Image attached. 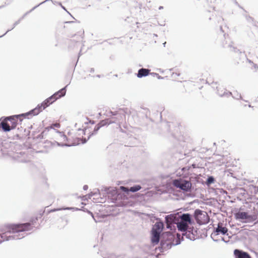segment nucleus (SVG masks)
<instances>
[{
  "instance_id": "33",
  "label": "nucleus",
  "mask_w": 258,
  "mask_h": 258,
  "mask_svg": "<svg viewBox=\"0 0 258 258\" xmlns=\"http://www.w3.org/2000/svg\"><path fill=\"white\" fill-rule=\"evenodd\" d=\"M175 219V216L172 215L171 214L167 215L165 217V220L167 222H174Z\"/></svg>"
},
{
  "instance_id": "64",
  "label": "nucleus",
  "mask_w": 258,
  "mask_h": 258,
  "mask_svg": "<svg viewBox=\"0 0 258 258\" xmlns=\"http://www.w3.org/2000/svg\"><path fill=\"white\" fill-rule=\"evenodd\" d=\"M163 9V6H160L159 7V10H162Z\"/></svg>"
},
{
  "instance_id": "61",
  "label": "nucleus",
  "mask_w": 258,
  "mask_h": 258,
  "mask_svg": "<svg viewBox=\"0 0 258 258\" xmlns=\"http://www.w3.org/2000/svg\"><path fill=\"white\" fill-rule=\"evenodd\" d=\"M166 228L167 229H169V228H170V226L169 224H166Z\"/></svg>"
},
{
  "instance_id": "21",
  "label": "nucleus",
  "mask_w": 258,
  "mask_h": 258,
  "mask_svg": "<svg viewBox=\"0 0 258 258\" xmlns=\"http://www.w3.org/2000/svg\"><path fill=\"white\" fill-rule=\"evenodd\" d=\"M114 117H112V119L110 118H106L105 119H103L100 120L97 124L100 126V128L106 125H109L110 124L115 123L116 121L115 120H113V119H114Z\"/></svg>"
},
{
  "instance_id": "42",
  "label": "nucleus",
  "mask_w": 258,
  "mask_h": 258,
  "mask_svg": "<svg viewBox=\"0 0 258 258\" xmlns=\"http://www.w3.org/2000/svg\"><path fill=\"white\" fill-rule=\"evenodd\" d=\"M60 210H62V208H54L53 209H51L49 211H48V213H51V212H56V211H60Z\"/></svg>"
},
{
  "instance_id": "20",
  "label": "nucleus",
  "mask_w": 258,
  "mask_h": 258,
  "mask_svg": "<svg viewBox=\"0 0 258 258\" xmlns=\"http://www.w3.org/2000/svg\"><path fill=\"white\" fill-rule=\"evenodd\" d=\"M150 70L148 69H145V68L140 69L138 71V73L137 74V77L138 78H142L143 77L148 76L150 74Z\"/></svg>"
},
{
  "instance_id": "55",
  "label": "nucleus",
  "mask_w": 258,
  "mask_h": 258,
  "mask_svg": "<svg viewBox=\"0 0 258 258\" xmlns=\"http://www.w3.org/2000/svg\"><path fill=\"white\" fill-rule=\"evenodd\" d=\"M61 8H62V9H63L64 10H65L66 11H67V13H68V14H69L70 15H71V14H70V13L68 11H67V10L66 8L64 6H63L62 5V6H61Z\"/></svg>"
},
{
  "instance_id": "59",
  "label": "nucleus",
  "mask_w": 258,
  "mask_h": 258,
  "mask_svg": "<svg viewBox=\"0 0 258 258\" xmlns=\"http://www.w3.org/2000/svg\"><path fill=\"white\" fill-rule=\"evenodd\" d=\"M54 3H56L57 4H58V5H59L60 7L62 6V4L60 2H54Z\"/></svg>"
},
{
  "instance_id": "35",
  "label": "nucleus",
  "mask_w": 258,
  "mask_h": 258,
  "mask_svg": "<svg viewBox=\"0 0 258 258\" xmlns=\"http://www.w3.org/2000/svg\"><path fill=\"white\" fill-rule=\"evenodd\" d=\"M21 22V19H19L18 21H16L14 24H13V27L11 28V29H8L6 32L3 35L0 36V38L3 37L4 36H5L8 32L11 31L12 30H13L17 25H18Z\"/></svg>"
},
{
  "instance_id": "41",
  "label": "nucleus",
  "mask_w": 258,
  "mask_h": 258,
  "mask_svg": "<svg viewBox=\"0 0 258 258\" xmlns=\"http://www.w3.org/2000/svg\"><path fill=\"white\" fill-rule=\"evenodd\" d=\"M86 119L88 120V121L85 122V124H88L89 123H90L91 124H94L96 123L95 121H94L93 120H91V119L87 117H86Z\"/></svg>"
},
{
  "instance_id": "24",
  "label": "nucleus",
  "mask_w": 258,
  "mask_h": 258,
  "mask_svg": "<svg viewBox=\"0 0 258 258\" xmlns=\"http://www.w3.org/2000/svg\"><path fill=\"white\" fill-rule=\"evenodd\" d=\"M245 212L238 211L234 213V217L237 220L243 223L245 218Z\"/></svg>"
},
{
  "instance_id": "17",
  "label": "nucleus",
  "mask_w": 258,
  "mask_h": 258,
  "mask_svg": "<svg viewBox=\"0 0 258 258\" xmlns=\"http://www.w3.org/2000/svg\"><path fill=\"white\" fill-rule=\"evenodd\" d=\"M101 191H104L103 196L105 195H108L109 196H112L115 194V191L113 187L110 186H102L100 190Z\"/></svg>"
},
{
  "instance_id": "6",
  "label": "nucleus",
  "mask_w": 258,
  "mask_h": 258,
  "mask_svg": "<svg viewBox=\"0 0 258 258\" xmlns=\"http://www.w3.org/2000/svg\"><path fill=\"white\" fill-rule=\"evenodd\" d=\"M56 100H54L53 96H50L46 99L44 101H43L41 103L38 104L35 108L29 111V113H30V116L32 117L33 116L37 115L39 113L42 112L49 105L52 104Z\"/></svg>"
},
{
  "instance_id": "54",
  "label": "nucleus",
  "mask_w": 258,
  "mask_h": 258,
  "mask_svg": "<svg viewBox=\"0 0 258 258\" xmlns=\"http://www.w3.org/2000/svg\"><path fill=\"white\" fill-rule=\"evenodd\" d=\"M83 188L84 190H87L88 189V186L87 185H84Z\"/></svg>"
},
{
  "instance_id": "57",
  "label": "nucleus",
  "mask_w": 258,
  "mask_h": 258,
  "mask_svg": "<svg viewBox=\"0 0 258 258\" xmlns=\"http://www.w3.org/2000/svg\"><path fill=\"white\" fill-rule=\"evenodd\" d=\"M94 71H95V70H94V68H91V69H90V73H94Z\"/></svg>"
},
{
  "instance_id": "11",
  "label": "nucleus",
  "mask_w": 258,
  "mask_h": 258,
  "mask_svg": "<svg viewBox=\"0 0 258 258\" xmlns=\"http://www.w3.org/2000/svg\"><path fill=\"white\" fill-rule=\"evenodd\" d=\"M183 240V237H181V239L179 238L176 240L175 243H171L169 241H161L160 242V245L159 246V249L160 252H164L165 251L170 249L172 246H175L180 244L181 242Z\"/></svg>"
},
{
  "instance_id": "2",
  "label": "nucleus",
  "mask_w": 258,
  "mask_h": 258,
  "mask_svg": "<svg viewBox=\"0 0 258 258\" xmlns=\"http://www.w3.org/2000/svg\"><path fill=\"white\" fill-rule=\"evenodd\" d=\"M164 229L163 223L160 219L153 225L151 230V242L153 245H155L159 242V236Z\"/></svg>"
},
{
  "instance_id": "3",
  "label": "nucleus",
  "mask_w": 258,
  "mask_h": 258,
  "mask_svg": "<svg viewBox=\"0 0 258 258\" xmlns=\"http://www.w3.org/2000/svg\"><path fill=\"white\" fill-rule=\"evenodd\" d=\"M178 217L180 219L176 223V227L178 231L184 230V228L188 225H193L195 224L192 215L189 213H182L178 215Z\"/></svg>"
},
{
  "instance_id": "10",
  "label": "nucleus",
  "mask_w": 258,
  "mask_h": 258,
  "mask_svg": "<svg viewBox=\"0 0 258 258\" xmlns=\"http://www.w3.org/2000/svg\"><path fill=\"white\" fill-rule=\"evenodd\" d=\"M228 229L225 227L220 226L219 225L216 227H214L213 231L211 235V237L214 241L218 242L219 239H216L215 237L218 236L220 234L223 235H228Z\"/></svg>"
},
{
  "instance_id": "1",
  "label": "nucleus",
  "mask_w": 258,
  "mask_h": 258,
  "mask_svg": "<svg viewBox=\"0 0 258 258\" xmlns=\"http://www.w3.org/2000/svg\"><path fill=\"white\" fill-rule=\"evenodd\" d=\"M43 212L39 214V217L32 218L27 223H11L5 225V229L2 230L0 234V244L5 241L21 239L25 237L24 233H20L31 230L33 226L41 218Z\"/></svg>"
},
{
  "instance_id": "28",
  "label": "nucleus",
  "mask_w": 258,
  "mask_h": 258,
  "mask_svg": "<svg viewBox=\"0 0 258 258\" xmlns=\"http://www.w3.org/2000/svg\"><path fill=\"white\" fill-rule=\"evenodd\" d=\"M217 91H218V95L221 97H229L230 96H231L232 97V95H233V94L231 92L227 91L226 90H225L223 93H220L218 90Z\"/></svg>"
},
{
  "instance_id": "13",
  "label": "nucleus",
  "mask_w": 258,
  "mask_h": 258,
  "mask_svg": "<svg viewBox=\"0 0 258 258\" xmlns=\"http://www.w3.org/2000/svg\"><path fill=\"white\" fill-rule=\"evenodd\" d=\"M122 190L125 193L128 194L130 192H136L140 190L142 188V186L140 184H134V185L128 187L125 186H120Z\"/></svg>"
},
{
  "instance_id": "22",
  "label": "nucleus",
  "mask_w": 258,
  "mask_h": 258,
  "mask_svg": "<svg viewBox=\"0 0 258 258\" xmlns=\"http://www.w3.org/2000/svg\"><path fill=\"white\" fill-rule=\"evenodd\" d=\"M173 123L171 122L164 121L160 123V126L163 128V132L164 133H170L171 125Z\"/></svg>"
},
{
  "instance_id": "52",
  "label": "nucleus",
  "mask_w": 258,
  "mask_h": 258,
  "mask_svg": "<svg viewBox=\"0 0 258 258\" xmlns=\"http://www.w3.org/2000/svg\"><path fill=\"white\" fill-rule=\"evenodd\" d=\"M221 240L222 241H223V242H224L225 243H228V242H229V240H227V241H226V240H225L224 237H221Z\"/></svg>"
},
{
  "instance_id": "47",
  "label": "nucleus",
  "mask_w": 258,
  "mask_h": 258,
  "mask_svg": "<svg viewBox=\"0 0 258 258\" xmlns=\"http://www.w3.org/2000/svg\"><path fill=\"white\" fill-rule=\"evenodd\" d=\"M189 169V167H182L181 170L183 172H185L186 170H188Z\"/></svg>"
},
{
  "instance_id": "48",
  "label": "nucleus",
  "mask_w": 258,
  "mask_h": 258,
  "mask_svg": "<svg viewBox=\"0 0 258 258\" xmlns=\"http://www.w3.org/2000/svg\"><path fill=\"white\" fill-rule=\"evenodd\" d=\"M50 1L52 2L53 4H54V2H53L52 0H45L44 1H43L42 2L40 3V4L41 5L46 2H50Z\"/></svg>"
},
{
  "instance_id": "56",
  "label": "nucleus",
  "mask_w": 258,
  "mask_h": 258,
  "mask_svg": "<svg viewBox=\"0 0 258 258\" xmlns=\"http://www.w3.org/2000/svg\"><path fill=\"white\" fill-rule=\"evenodd\" d=\"M174 75L177 76H180V74L179 73H173V74H172V76H174Z\"/></svg>"
},
{
  "instance_id": "29",
  "label": "nucleus",
  "mask_w": 258,
  "mask_h": 258,
  "mask_svg": "<svg viewBox=\"0 0 258 258\" xmlns=\"http://www.w3.org/2000/svg\"><path fill=\"white\" fill-rule=\"evenodd\" d=\"M100 128V126H99L97 124L95 126L93 131L92 132L89 133L88 136V139H90L92 136L95 135L97 134V132Z\"/></svg>"
},
{
  "instance_id": "62",
  "label": "nucleus",
  "mask_w": 258,
  "mask_h": 258,
  "mask_svg": "<svg viewBox=\"0 0 258 258\" xmlns=\"http://www.w3.org/2000/svg\"><path fill=\"white\" fill-rule=\"evenodd\" d=\"M238 7H239L240 9H242V10H243L245 12H246V11L239 5H238Z\"/></svg>"
},
{
  "instance_id": "38",
  "label": "nucleus",
  "mask_w": 258,
  "mask_h": 258,
  "mask_svg": "<svg viewBox=\"0 0 258 258\" xmlns=\"http://www.w3.org/2000/svg\"><path fill=\"white\" fill-rule=\"evenodd\" d=\"M245 18L248 22H250L251 21L252 22L253 25L255 26V22L254 21V19L252 17H250V16L246 15Z\"/></svg>"
},
{
  "instance_id": "31",
  "label": "nucleus",
  "mask_w": 258,
  "mask_h": 258,
  "mask_svg": "<svg viewBox=\"0 0 258 258\" xmlns=\"http://www.w3.org/2000/svg\"><path fill=\"white\" fill-rule=\"evenodd\" d=\"M215 182V178L212 175L208 176L206 181V183L207 185H211L214 183Z\"/></svg>"
},
{
  "instance_id": "18",
  "label": "nucleus",
  "mask_w": 258,
  "mask_h": 258,
  "mask_svg": "<svg viewBox=\"0 0 258 258\" xmlns=\"http://www.w3.org/2000/svg\"><path fill=\"white\" fill-rule=\"evenodd\" d=\"M257 219V216L255 214H249L247 212H246L245 215V218L244 219L243 222L244 223H252L255 221Z\"/></svg>"
},
{
  "instance_id": "14",
  "label": "nucleus",
  "mask_w": 258,
  "mask_h": 258,
  "mask_svg": "<svg viewBox=\"0 0 258 258\" xmlns=\"http://www.w3.org/2000/svg\"><path fill=\"white\" fill-rule=\"evenodd\" d=\"M235 258H251L250 254L246 251L239 249H235L233 252Z\"/></svg>"
},
{
  "instance_id": "37",
  "label": "nucleus",
  "mask_w": 258,
  "mask_h": 258,
  "mask_svg": "<svg viewBox=\"0 0 258 258\" xmlns=\"http://www.w3.org/2000/svg\"><path fill=\"white\" fill-rule=\"evenodd\" d=\"M232 97L235 99H242L241 94H239L237 91L234 92Z\"/></svg>"
},
{
  "instance_id": "16",
  "label": "nucleus",
  "mask_w": 258,
  "mask_h": 258,
  "mask_svg": "<svg viewBox=\"0 0 258 258\" xmlns=\"http://www.w3.org/2000/svg\"><path fill=\"white\" fill-rule=\"evenodd\" d=\"M69 84L67 85L66 86L58 90V91L54 93L51 96H53L54 100H56L60 98L61 97H64L66 94L67 88Z\"/></svg>"
},
{
  "instance_id": "26",
  "label": "nucleus",
  "mask_w": 258,
  "mask_h": 258,
  "mask_svg": "<svg viewBox=\"0 0 258 258\" xmlns=\"http://www.w3.org/2000/svg\"><path fill=\"white\" fill-rule=\"evenodd\" d=\"M228 46L231 48V51H233L235 53H237L240 55H242L244 57H246V55L244 54V52H241L239 49H237L236 47L232 46L231 45H229Z\"/></svg>"
},
{
  "instance_id": "63",
  "label": "nucleus",
  "mask_w": 258,
  "mask_h": 258,
  "mask_svg": "<svg viewBox=\"0 0 258 258\" xmlns=\"http://www.w3.org/2000/svg\"><path fill=\"white\" fill-rule=\"evenodd\" d=\"M234 3H235V5H236L237 6H238V5H239V4L238 3V2H237L236 0H235V1H234Z\"/></svg>"
},
{
  "instance_id": "53",
  "label": "nucleus",
  "mask_w": 258,
  "mask_h": 258,
  "mask_svg": "<svg viewBox=\"0 0 258 258\" xmlns=\"http://www.w3.org/2000/svg\"><path fill=\"white\" fill-rule=\"evenodd\" d=\"M62 136L63 137L64 141H68V138L66 135H65L64 134H63Z\"/></svg>"
},
{
  "instance_id": "7",
  "label": "nucleus",
  "mask_w": 258,
  "mask_h": 258,
  "mask_svg": "<svg viewBox=\"0 0 258 258\" xmlns=\"http://www.w3.org/2000/svg\"><path fill=\"white\" fill-rule=\"evenodd\" d=\"M193 218L199 225H205L210 221V218L206 212L199 209L194 211L192 214Z\"/></svg>"
},
{
  "instance_id": "40",
  "label": "nucleus",
  "mask_w": 258,
  "mask_h": 258,
  "mask_svg": "<svg viewBox=\"0 0 258 258\" xmlns=\"http://www.w3.org/2000/svg\"><path fill=\"white\" fill-rule=\"evenodd\" d=\"M150 75L154 77H156L157 78V79L159 80L163 79V77L160 76L158 74H157L156 73H151L150 74Z\"/></svg>"
},
{
  "instance_id": "51",
  "label": "nucleus",
  "mask_w": 258,
  "mask_h": 258,
  "mask_svg": "<svg viewBox=\"0 0 258 258\" xmlns=\"http://www.w3.org/2000/svg\"><path fill=\"white\" fill-rule=\"evenodd\" d=\"M253 68L255 70V71L258 70V66L256 64L253 63Z\"/></svg>"
},
{
  "instance_id": "36",
  "label": "nucleus",
  "mask_w": 258,
  "mask_h": 258,
  "mask_svg": "<svg viewBox=\"0 0 258 258\" xmlns=\"http://www.w3.org/2000/svg\"><path fill=\"white\" fill-rule=\"evenodd\" d=\"M80 209L76 207H63L62 210H73V211H79Z\"/></svg>"
},
{
  "instance_id": "12",
  "label": "nucleus",
  "mask_w": 258,
  "mask_h": 258,
  "mask_svg": "<svg viewBox=\"0 0 258 258\" xmlns=\"http://www.w3.org/2000/svg\"><path fill=\"white\" fill-rule=\"evenodd\" d=\"M14 159L20 163H28L30 161L28 159L27 154L24 152L17 153L14 156Z\"/></svg>"
},
{
  "instance_id": "23",
  "label": "nucleus",
  "mask_w": 258,
  "mask_h": 258,
  "mask_svg": "<svg viewBox=\"0 0 258 258\" xmlns=\"http://www.w3.org/2000/svg\"><path fill=\"white\" fill-rule=\"evenodd\" d=\"M6 121L3 120V121H1L0 122V128H2V130L4 132H9L12 130V128L11 126L9 125V124L6 122Z\"/></svg>"
},
{
  "instance_id": "30",
  "label": "nucleus",
  "mask_w": 258,
  "mask_h": 258,
  "mask_svg": "<svg viewBox=\"0 0 258 258\" xmlns=\"http://www.w3.org/2000/svg\"><path fill=\"white\" fill-rule=\"evenodd\" d=\"M51 144L52 145H54L55 144H56L57 146L62 147H72V146H76L75 144H66V143H59L56 141H54V142L53 143L51 142Z\"/></svg>"
},
{
  "instance_id": "5",
  "label": "nucleus",
  "mask_w": 258,
  "mask_h": 258,
  "mask_svg": "<svg viewBox=\"0 0 258 258\" xmlns=\"http://www.w3.org/2000/svg\"><path fill=\"white\" fill-rule=\"evenodd\" d=\"M171 137L173 138V142H174L175 147L177 148L180 154L187 155L191 151L190 149H187V144L185 141L182 140L183 137L180 139H177L175 135L173 133L171 134Z\"/></svg>"
},
{
  "instance_id": "15",
  "label": "nucleus",
  "mask_w": 258,
  "mask_h": 258,
  "mask_svg": "<svg viewBox=\"0 0 258 258\" xmlns=\"http://www.w3.org/2000/svg\"><path fill=\"white\" fill-rule=\"evenodd\" d=\"M146 123L144 125L146 127V130L150 132H154V127L157 126L156 123L152 119L148 118L147 114H146Z\"/></svg>"
},
{
  "instance_id": "25",
  "label": "nucleus",
  "mask_w": 258,
  "mask_h": 258,
  "mask_svg": "<svg viewBox=\"0 0 258 258\" xmlns=\"http://www.w3.org/2000/svg\"><path fill=\"white\" fill-rule=\"evenodd\" d=\"M102 256L103 258H126L125 255H115L113 253L105 252L102 253Z\"/></svg>"
},
{
  "instance_id": "34",
  "label": "nucleus",
  "mask_w": 258,
  "mask_h": 258,
  "mask_svg": "<svg viewBox=\"0 0 258 258\" xmlns=\"http://www.w3.org/2000/svg\"><path fill=\"white\" fill-rule=\"evenodd\" d=\"M88 140H89V139H88V137L87 138V139L84 138H77L78 143L77 144H75L76 145V146L79 145L80 143H81L82 144H84L87 143Z\"/></svg>"
},
{
  "instance_id": "50",
  "label": "nucleus",
  "mask_w": 258,
  "mask_h": 258,
  "mask_svg": "<svg viewBox=\"0 0 258 258\" xmlns=\"http://www.w3.org/2000/svg\"><path fill=\"white\" fill-rule=\"evenodd\" d=\"M28 14H29V12H26V13H25V14L23 15V16L21 18H20L19 19H21V20H22V19H23L25 18V16H26Z\"/></svg>"
},
{
  "instance_id": "39",
  "label": "nucleus",
  "mask_w": 258,
  "mask_h": 258,
  "mask_svg": "<svg viewBox=\"0 0 258 258\" xmlns=\"http://www.w3.org/2000/svg\"><path fill=\"white\" fill-rule=\"evenodd\" d=\"M46 133H45V131H43L36 137V139H42L44 138V137L45 135H46Z\"/></svg>"
},
{
  "instance_id": "4",
  "label": "nucleus",
  "mask_w": 258,
  "mask_h": 258,
  "mask_svg": "<svg viewBox=\"0 0 258 258\" xmlns=\"http://www.w3.org/2000/svg\"><path fill=\"white\" fill-rule=\"evenodd\" d=\"M29 116H30V113H29V111H28L24 113H21L9 116H3L1 117V119L4 121L8 120L10 121L12 124L11 127L13 130H14L16 127L18 123H21L23 121L22 117L29 119L30 118Z\"/></svg>"
},
{
  "instance_id": "19",
  "label": "nucleus",
  "mask_w": 258,
  "mask_h": 258,
  "mask_svg": "<svg viewBox=\"0 0 258 258\" xmlns=\"http://www.w3.org/2000/svg\"><path fill=\"white\" fill-rule=\"evenodd\" d=\"M128 113V109L127 108H119L117 111H110V113L111 116H116L119 115L121 117L123 115L125 116V115Z\"/></svg>"
},
{
  "instance_id": "46",
  "label": "nucleus",
  "mask_w": 258,
  "mask_h": 258,
  "mask_svg": "<svg viewBox=\"0 0 258 258\" xmlns=\"http://www.w3.org/2000/svg\"><path fill=\"white\" fill-rule=\"evenodd\" d=\"M254 193L255 195H258V187L256 186H254Z\"/></svg>"
},
{
  "instance_id": "9",
  "label": "nucleus",
  "mask_w": 258,
  "mask_h": 258,
  "mask_svg": "<svg viewBox=\"0 0 258 258\" xmlns=\"http://www.w3.org/2000/svg\"><path fill=\"white\" fill-rule=\"evenodd\" d=\"M173 185L183 191H190L191 183L190 181L183 179H175L173 182Z\"/></svg>"
},
{
  "instance_id": "43",
  "label": "nucleus",
  "mask_w": 258,
  "mask_h": 258,
  "mask_svg": "<svg viewBox=\"0 0 258 258\" xmlns=\"http://www.w3.org/2000/svg\"><path fill=\"white\" fill-rule=\"evenodd\" d=\"M150 219H151V220L153 222L154 221V220H157V221L160 219L159 218H157L153 214H152V216H151Z\"/></svg>"
},
{
  "instance_id": "60",
  "label": "nucleus",
  "mask_w": 258,
  "mask_h": 258,
  "mask_svg": "<svg viewBox=\"0 0 258 258\" xmlns=\"http://www.w3.org/2000/svg\"><path fill=\"white\" fill-rule=\"evenodd\" d=\"M86 130H87V128H84V129L83 130V134H84V135H85V133H86Z\"/></svg>"
},
{
  "instance_id": "44",
  "label": "nucleus",
  "mask_w": 258,
  "mask_h": 258,
  "mask_svg": "<svg viewBox=\"0 0 258 258\" xmlns=\"http://www.w3.org/2000/svg\"><path fill=\"white\" fill-rule=\"evenodd\" d=\"M14 0H6V2H5V4L4 5H5V7L6 6H8L10 4H11Z\"/></svg>"
},
{
  "instance_id": "58",
  "label": "nucleus",
  "mask_w": 258,
  "mask_h": 258,
  "mask_svg": "<svg viewBox=\"0 0 258 258\" xmlns=\"http://www.w3.org/2000/svg\"><path fill=\"white\" fill-rule=\"evenodd\" d=\"M247 61L250 63H253V62L250 59H248L247 58H246Z\"/></svg>"
},
{
  "instance_id": "32",
  "label": "nucleus",
  "mask_w": 258,
  "mask_h": 258,
  "mask_svg": "<svg viewBox=\"0 0 258 258\" xmlns=\"http://www.w3.org/2000/svg\"><path fill=\"white\" fill-rule=\"evenodd\" d=\"M129 142H132V143L130 144L129 146H135L137 145L138 143V140L135 137H130L129 138Z\"/></svg>"
},
{
  "instance_id": "45",
  "label": "nucleus",
  "mask_w": 258,
  "mask_h": 258,
  "mask_svg": "<svg viewBox=\"0 0 258 258\" xmlns=\"http://www.w3.org/2000/svg\"><path fill=\"white\" fill-rule=\"evenodd\" d=\"M41 5L40 3H39V4H38L37 5L35 6V7H34L33 8H32L30 11H28L29 12V13L32 12V11H33L34 10H35L37 8H38V7H39Z\"/></svg>"
},
{
  "instance_id": "8",
  "label": "nucleus",
  "mask_w": 258,
  "mask_h": 258,
  "mask_svg": "<svg viewBox=\"0 0 258 258\" xmlns=\"http://www.w3.org/2000/svg\"><path fill=\"white\" fill-rule=\"evenodd\" d=\"M198 231V229L195 228L192 225H190V226L188 225L184 228V230L180 231L182 232V235L185 236L187 239L194 241L199 237Z\"/></svg>"
},
{
  "instance_id": "49",
  "label": "nucleus",
  "mask_w": 258,
  "mask_h": 258,
  "mask_svg": "<svg viewBox=\"0 0 258 258\" xmlns=\"http://www.w3.org/2000/svg\"><path fill=\"white\" fill-rule=\"evenodd\" d=\"M51 128H52V127H51V126H47L45 128L44 131H45V132H48L49 131L50 129H51Z\"/></svg>"
},
{
  "instance_id": "27",
  "label": "nucleus",
  "mask_w": 258,
  "mask_h": 258,
  "mask_svg": "<svg viewBox=\"0 0 258 258\" xmlns=\"http://www.w3.org/2000/svg\"><path fill=\"white\" fill-rule=\"evenodd\" d=\"M98 196H101V193L99 189H97L96 191H91L87 195L88 198L89 199H90L91 197L93 196L97 197Z\"/></svg>"
}]
</instances>
